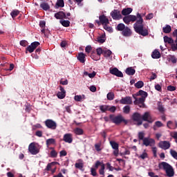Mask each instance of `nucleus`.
I'll return each mask as SVG.
<instances>
[{
	"label": "nucleus",
	"instance_id": "36",
	"mask_svg": "<svg viewBox=\"0 0 177 177\" xmlns=\"http://www.w3.org/2000/svg\"><path fill=\"white\" fill-rule=\"evenodd\" d=\"M19 14H20V11H19L18 10H13L10 12V15L12 19L17 17V16H19Z\"/></svg>",
	"mask_w": 177,
	"mask_h": 177
},
{
	"label": "nucleus",
	"instance_id": "12",
	"mask_svg": "<svg viewBox=\"0 0 177 177\" xmlns=\"http://www.w3.org/2000/svg\"><path fill=\"white\" fill-rule=\"evenodd\" d=\"M143 142L144 146H146L147 147L150 146L151 147L154 146L156 145V140L153 138H145Z\"/></svg>",
	"mask_w": 177,
	"mask_h": 177
},
{
	"label": "nucleus",
	"instance_id": "19",
	"mask_svg": "<svg viewBox=\"0 0 177 177\" xmlns=\"http://www.w3.org/2000/svg\"><path fill=\"white\" fill-rule=\"evenodd\" d=\"M122 35L123 37H131L132 35V30L128 26H126L122 31Z\"/></svg>",
	"mask_w": 177,
	"mask_h": 177
},
{
	"label": "nucleus",
	"instance_id": "32",
	"mask_svg": "<svg viewBox=\"0 0 177 177\" xmlns=\"http://www.w3.org/2000/svg\"><path fill=\"white\" fill-rule=\"evenodd\" d=\"M59 23L63 26V27H70V21L68 20H61Z\"/></svg>",
	"mask_w": 177,
	"mask_h": 177
},
{
	"label": "nucleus",
	"instance_id": "59",
	"mask_svg": "<svg viewBox=\"0 0 177 177\" xmlns=\"http://www.w3.org/2000/svg\"><path fill=\"white\" fill-rule=\"evenodd\" d=\"M91 175H92L93 176H96L97 175V173L96 172V169H95V168H93V167H92V168L91 169Z\"/></svg>",
	"mask_w": 177,
	"mask_h": 177
},
{
	"label": "nucleus",
	"instance_id": "7",
	"mask_svg": "<svg viewBox=\"0 0 177 177\" xmlns=\"http://www.w3.org/2000/svg\"><path fill=\"white\" fill-rule=\"evenodd\" d=\"M141 120H142V121H147V122H149V124L154 122V119H153V117H151V115L149 112H145L141 116Z\"/></svg>",
	"mask_w": 177,
	"mask_h": 177
},
{
	"label": "nucleus",
	"instance_id": "54",
	"mask_svg": "<svg viewBox=\"0 0 177 177\" xmlns=\"http://www.w3.org/2000/svg\"><path fill=\"white\" fill-rule=\"evenodd\" d=\"M91 59H93V60H95V62H97V60H100V57H99V56L97 57L93 53H91Z\"/></svg>",
	"mask_w": 177,
	"mask_h": 177
},
{
	"label": "nucleus",
	"instance_id": "38",
	"mask_svg": "<svg viewBox=\"0 0 177 177\" xmlns=\"http://www.w3.org/2000/svg\"><path fill=\"white\" fill-rule=\"evenodd\" d=\"M123 113L124 114H129L131 113V106L129 105H127L123 107Z\"/></svg>",
	"mask_w": 177,
	"mask_h": 177
},
{
	"label": "nucleus",
	"instance_id": "24",
	"mask_svg": "<svg viewBox=\"0 0 177 177\" xmlns=\"http://www.w3.org/2000/svg\"><path fill=\"white\" fill-rule=\"evenodd\" d=\"M55 8V9H59V8H64V0H57Z\"/></svg>",
	"mask_w": 177,
	"mask_h": 177
},
{
	"label": "nucleus",
	"instance_id": "27",
	"mask_svg": "<svg viewBox=\"0 0 177 177\" xmlns=\"http://www.w3.org/2000/svg\"><path fill=\"white\" fill-rule=\"evenodd\" d=\"M172 31V28L169 25H166L165 27L162 28V32L165 34H169Z\"/></svg>",
	"mask_w": 177,
	"mask_h": 177
},
{
	"label": "nucleus",
	"instance_id": "64",
	"mask_svg": "<svg viewBox=\"0 0 177 177\" xmlns=\"http://www.w3.org/2000/svg\"><path fill=\"white\" fill-rule=\"evenodd\" d=\"M173 37H175L176 39L174 42H177V29L173 32Z\"/></svg>",
	"mask_w": 177,
	"mask_h": 177
},
{
	"label": "nucleus",
	"instance_id": "6",
	"mask_svg": "<svg viewBox=\"0 0 177 177\" xmlns=\"http://www.w3.org/2000/svg\"><path fill=\"white\" fill-rule=\"evenodd\" d=\"M28 151L30 154H32V156H35L39 153V149L37 148L35 142H31L28 146Z\"/></svg>",
	"mask_w": 177,
	"mask_h": 177
},
{
	"label": "nucleus",
	"instance_id": "1",
	"mask_svg": "<svg viewBox=\"0 0 177 177\" xmlns=\"http://www.w3.org/2000/svg\"><path fill=\"white\" fill-rule=\"evenodd\" d=\"M123 21L125 24H129V23H136L133 24V28L137 34L142 35V37H147L149 35V28L145 27V21L142 17V15L138 12L136 15H127L123 17Z\"/></svg>",
	"mask_w": 177,
	"mask_h": 177
},
{
	"label": "nucleus",
	"instance_id": "30",
	"mask_svg": "<svg viewBox=\"0 0 177 177\" xmlns=\"http://www.w3.org/2000/svg\"><path fill=\"white\" fill-rule=\"evenodd\" d=\"M46 146H50V145H56V140L54 138H49L46 141Z\"/></svg>",
	"mask_w": 177,
	"mask_h": 177
},
{
	"label": "nucleus",
	"instance_id": "49",
	"mask_svg": "<svg viewBox=\"0 0 177 177\" xmlns=\"http://www.w3.org/2000/svg\"><path fill=\"white\" fill-rule=\"evenodd\" d=\"M107 24H105L104 25V30H106V31H109V32H113V28L109 26Z\"/></svg>",
	"mask_w": 177,
	"mask_h": 177
},
{
	"label": "nucleus",
	"instance_id": "45",
	"mask_svg": "<svg viewBox=\"0 0 177 177\" xmlns=\"http://www.w3.org/2000/svg\"><path fill=\"white\" fill-rule=\"evenodd\" d=\"M96 52H97V56H99V57H100V56H101L102 55H103L104 50H103V49H102V48L100 47V48H97L96 49Z\"/></svg>",
	"mask_w": 177,
	"mask_h": 177
},
{
	"label": "nucleus",
	"instance_id": "13",
	"mask_svg": "<svg viewBox=\"0 0 177 177\" xmlns=\"http://www.w3.org/2000/svg\"><path fill=\"white\" fill-rule=\"evenodd\" d=\"M158 146L162 150H168L171 147V143H169V141H160L158 143Z\"/></svg>",
	"mask_w": 177,
	"mask_h": 177
},
{
	"label": "nucleus",
	"instance_id": "22",
	"mask_svg": "<svg viewBox=\"0 0 177 177\" xmlns=\"http://www.w3.org/2000/svg\"><path fill=\"white\" fill-rule=\"evenodd\" d=\"M151 57L152 59H160V57H161L160 51H158V50H153L151 54Z\"/></svg>",
	"mask_w": 177,
	"mask_h": 177
},
{
	"label": "nucleus",
	"instance_id": "9",
	"mask_svg": "<svg viewBox=\"0 0 177 177\" xmlns=\"http://www.w3.org/2000/svg\"><path fill=\"white\" fill-rule=\"evenodd\" d=\"M133 121H135L137 123V125H142L143 124V122L142 121V115L140 113L136 112L132 115L131 117Z\"/></svg>",
	"mask_w": 177,
	"mask_h": 177
},
{
	"label": "nucleus",
	"instance_id": "56",
	"mask_svg": "<svg viewBox=\"0 0 177 177\" xmlns=\"http://www.w3.org/2000/svg\"><path fill=\"white\" fill-rule=\"evenodd\" d=\"M147 157H149V155L147 154V153L146 152H143L140 156V158H142V160H145V158H147Z\"/></svg>",
	"mask_w": 177,
	"mask_h": 177
},
{
	"label": "nucleus",
	"instance_id": "23",
	"mask_svg": "<svg viewBox=\"0 0 177 177\" xmlns=\"http://www.w3.org/2000/svg\"><path fill=\"white\" fill-rule=\"evenodd\" d=\"M125 73L127 74V75H135L136 71H135V69L132 67H129L126 69Z\"/></svg>",
	"mask_w": 177,
	"mask_h": 177
},
{
	"label": "nucleus",
	"instance_id": "43",
	"mask_svg": "<svg viewBox=\"0 0 177 177\" xmlns=\"http://www.w3.org/2000/svg\"><path fill=\"white\" fill-rule=\"evenodd\" d=\"M75 133L76 135H83L84 134V130L81 128H76L75 129Z\"/></svg>",
	"mask_w": 177,
	"mask_h": 177
},
{
	"label": "nucleus",
	"instance_id": "52",
	"mask_svg": "<svg viewBox=\"0 0 177 177\" xmlns=\"http://www.w3.org/2000/svg\"><path fill=\"white\" fill-rule=\"evenodd\" d=\"M170 62L175 64L177 62V58L175 57V55H170Z\"/></svg>",
	"mask_w": 177,
	"mask_h": 177
},
{
	"label": "nucleus",
	"instance_id": "26",
	"mask_svg": "<svg viewBox=\"0 0 177 177\" xmlns=\"http://www.w3.org/2000/svg\"><path fill=\"white\" fill-rule=\"evenodd\" d=\"M137 95L138 96H141V97L146 99V97H147V96H149V94L147 93V92L143 91V90H140L138 93H137Z\"/></svg>",
	"mask_w": 177,
	"mask_h": 177
},
{
	"label": "nucleus",
	"instance_id": "63",
	"mask_svg": "<svg viewBox=\"0 0 177 177\" xmlns=\"http://www.w3.org/2000/svg\"><path fill=\"white\" fill-rule=\"evenodd\" d=\"M175 44H171V50L173 52L177 50V42H175Z\"/></svg>",
	"mask_w": 177,
	"mask_h": 177
},
{
	"label": "nucleus",
	"instance_id": "14",
	"mask_svg": "<svg viewBox=\"0 0 177 177\" xmlns=\"http://www.w3.org/2000/svg\"><path fill=\"white\" fill-rule=\"evenodd\" d=\"M77 59L80 63H82V64H85V62H86V55H85L84 53H79L77 55Z\"/></svg>",
	"mask_w": 177,
	"mask_h": 177
},
{
	"label": "nucleus",
	"instance_id": "57",
	"mask_svg": "<svg viewBox=\"0 0 177 177\" xmlns=\"http://www.w3.org/2000/svg\"><path fill=\"white\" fill-rule=\"evenodd\" d=\"M167 91H169L170 92H174V91H176V87L171 85L168 86Z\"/></svg>",
	"mask_w": 177,
	"mask_h": 177
},
{
	"label": "nucleus",
	"instance_id": "44",
	"mask_svg": "<svg viewBox=\"0 0 177 177\" xmlns=\"http://www.w3.org/2000/svg\"><path fill=\"white\" fill-rule=\"evenodd\" d=\"M138 140L140 141V140H145V132L143 131H140L138 133Z\"/></svg>",
	"mask_w": 177,
	"mask_h": 177
},
{
	"label": "nucleus",
	"instance_id": "10",
	"mask_svg": "<svg viewBox=\"0 0 177 177\" xmlns=\"http://www.w3.org/2000/svg\"><path fill=\"white\" fill-rule=\"evenodd\" d=\"M111 16L113 20H120V19H122L121 11L118 10H113L111 11Z\"/></svg>",
	"mask_w": 177,
	"mask_h": 177
},
{
	"label": "nucleus",
	"instance_id": "41",
	"mask_svg": "<svg viewBox=\"0 0 177 177\" xmlns=\"http://www.w3.org/2000/svg\"><path fill=\"white\" fill-rule=\"evenodd\" d=\"M112 52L110 50H104L103 55L104 57H110L112 55Z\"/></svg>",
	"mask_w": 177,
	"mask_h": 177
},
{
	"label": "nucleus",
	"instance_id": "34",
	"mask_svg": "<svg viewBox=\"0 0 177 177\" xmlns=\"http://www.w3.org/2000/svg\"><path fill=\"white\" fill-rule=\"evenodd\" d=\"M97 42H99L100 44H104V42H106L105 36L102 35L100 37H97Z\"/></svg>",
	"mask_w": 177,
	"mask_h": 177
},
{
	"label": "nucleus",
	"instance_id": "25",
	"mask_svg": "<svg viewBox=\"0 0 177 177\" xmlns=\"http://www.w3.org/2000/svg\"><path fill=\"white\" fill-rule=\"evenodd\" d=\"M163 39H164V42L165 44H171V45H174V43L175 42L174 41V39H172V37H169L168 36H165Z\"/></svg>",
	"mask_w": 177,
	"mask_h": 177
},
{
	"label": "nucleus",
	"instance_id": "29",
	"mask_svg": "<svg viewBox=\"0 0 177 177\" xmlns=\"http://www.w3.org/2000/svg\"><path fill=\"white\" fill-rule=\"evenodd\" d=\"M40 8H41V9H43V10H49V9H50V6H49V4L48 3H41Z\"/></svg>",
	"mask_w": 177,
	"mask_h": 177
},
{
	"label": "nucleus",
	"instance_id": "39",
	"mask_svg": "<svg viewBox=\"0 0 177 177\" xmlns=\"http://www.w3.org/2000/svg\"><path fill=\"white\" fill-rule=\"evenodd\" d=\"M156 127H157V128H161V127H164V124L160 121H156L155 122V125L153 126L154 131H156L157 129Z\"/></svg>",
	"mask_w": 177,
	"mask_h": 177
},
{
	"label": "nucleus",
	"instance_id": "31",
	"mask_svg": "<svg viewBox=\"0 0 177 177\" xmlns=\"http://www.w3.org/2000/svg\"><path fill=\"white\" fill-rule=\"evenodd\" d=\"M134 86H136L137 89H140V88H143V86H145V83L143 81H138L134 84Z\"/></svg>",
	"mask_w": 177,
	"mask_h": 177
},
{
	"label": "nucleus",
	"instance_id": "21",
	"mask_svg": "<svg viewBox=\"0 0 177 177\" xmlns=\"http://www.w3.org/2000/svg\"><path fill=\"white\" fill-rule=\"evenodd\" d=\"M132 10H133V9L131 8H124L122 10V16H129V15H131V13H132Z\"/></svg>",
	"mask_w": 177,
	"mask_h": 177
},
{
	"label": "nucleus",
	"instance_id": "33",
	"mask_svg": "<svg viewBox=\"0 0 177 177\" xmlns=\"http://www.w3.org/2000/svg\"><path fill=\"white\" fill-rule=\"evenodd\" d=\"M167 128H169V129H176V127H175V124H174V122L171 120L167 122Z\"/></svg>",
	"mask_w": 177,
	"mask_h": 177
},
{
	"label": "nucleus",
	"instance_id": "48",
	"mask_svg": "<svg viewBox=\"0 0 177 177\" xmlns=\"http://www.w3.org/2000/svg\"><path fill=\"white\" fill-rule=\"evenodd\" d=\"M50 156L52 158H56L57 157V152L55 149H53L50 153Z\"/></svg>",
	"mask_w": 177,
	"mask_h": 177
},
{
	"label": "nucleus",
	"instance_id": "60",
	"mask_svg": "<svg viewBox=\"0 0 177 177\" xmlns=\"http://www.w3.org/2000/svg\"><path fill=\"white\" fill-rule=\"evenodd\" d=\"M28 44V42L26 40H21V41H20V45H21V46H24V47H26V46H27Z\"/></svg>",
	"mask_w": 177,
	"mask_h": 177
},
{
	"label": "nucleus",
	"instance_id": "62",
	"mask_svg": "<svg viewBox=\"0 0 177 177\" xmlns=\"http://www.w3.org/2000/svg\"><path fill=\"white\" fill-rule=\"evenodd\" d=\"M101 145L100 144H95V149L97 151H102V149L100 148Z\"/></svg>",
	"mask_w": 177,
	"mask_h": 177
},
{
	"label": "nucleus",
	"instance_id": "28",
	"mask_svg": "<svg viewBox=\"0 0 177 177\" xmlns=\"http://www.w3.org/2000/svg\"><path fill=\"white\" fill-rule=\"evenodd\" d=\"M146 100V98L140 97L138 100H136L134 101V104H142V106H145V101Z\"/></svg>",
	"mask_w": 177,
	"mask_h": 177
},
{
	"label": "nucleus",
	"instance_id": "37",
	"mask_svg": "<svg viewBox=\"0 0 177 177\" xmlns=\"http://www.w3.org/2000/svg\"><path fill=\"white\" fill-rule=\"evenodd\" d=\"M100 110L102 113H106V111H109V105H101L100 106Z\"/></svg>",
	"mask_w": 177,
	"mask_h": 177
},
{
	"label": "nucleus",
	"instance_id": "61",
	"mask_svg": "<svg viewBox=\"0 0 177 177\" xmlns=\"http://www.w3.org/2000/svg\"><path fill=\"white\" fill-rule=\"evenodd\" d=\"M155 89L158 91V92H161V91H162V87H161V85L160 84H156L155 85Z\"/></svg>",
	"mask_w": 177,
	"mask_h": 177
},
{
	"label": "nucleus",
	"instance_id": "40",
	"mask_svg": "<svg viewBox=\"0 0 177 177\" xmlns=\"http://www.w3.org/2000/svg\"><path fill=\"white\" fill-rule=\"evenodd\" d=\"M127 26H125V24H119L116 26V30L118 31H122Z\"/></svg>",
	"mask_w": 177,
	"mask_h": 177
},
{
	"label": "nucleus",
	"instance_id": "18",
	"mask_svg": "<svg viewBox=\"0 0 177 177\" xmlns=\"http://www.w3.org/2000/svg\"><path fill=\"white\" fill-rule=\"evenodd\" d=\"M60 91H59L57 94L58 99H64L66 97V90L63 86H59Z\"/></svg>",
	"mask_w": 177,
	"mask_h": 177
},
{
	"label": "nucleus",
	"instance_id": "16",
	"mask_svg": "<svg viewBox=\"0 0 177 177\" xmlns=\"http://www.w3.org/2000/svg\"><path fill=\"white\" fill-rule=\"evenodd\" d=\"M55 17L57 20H63V19H68L67 16L66 15V13L63 11H59L55 14Z\"/></svg>",
	"mask_w": 177,
	"mask_h": 177
},
{
	"label": "nucleus",
	"instance_id": "5",
	"mask_svg": "<svg viewBox=\"0 0 177 177\" xmlns=\"http://www.w3.org/2000/svg\"><path fill=\"white\" fill-rule=\"evenodd\" d=\"M110 145L112 147V149H113V156H115V157H118V154L120 153V145H118V143L115 142V141H110Z\"/></svg>",
	"mask_w": 177,
	"mask_h": 177
},
{
	"label": "nucleus",
	"instance_id": "15",
	"mask_svg": "<svg viewBox=\"0 0 177 177\" xmlns=\"http://www.w3.org/2000/svg\"><path fill=\"white\" fill-rule=\"evenodd\" d=\"M119 102L120 104H132V97L126 96L122 97Z\"/></svg>",
	"mask_w": 177,
	"mask_h": 177
},
{
	"label": "nucleus",
	"instance_id": "47",
	"mask_svg": "<svg viewBox=\"0 0 177 177\" xmlns=\"http://www.w3.org/2000/svg\"><path fill=\"white\" fill-rule=\"evenodd\" d=\"M26 53H27V52H29V53H32V52H34L35 49L32 46H31V44H30L26 48Z\"/></svg>",
	"mask_w": 177,
	"mask_h": 177
},
{
	"label": "nucleus",
	"instance_id": "3",
	"mask_svg": "<svg viewBox=\"0 0 177 177\" xmlns=\"http://www.w3.org/2000/svg\"><path fill=\"white\" fill-rule=\"evenodd\" d=\"M109 119L113 124H115V125H120L122 122H124L125 125L128 124V120H125L122 115H118L115 116V115L111 114L109 115Z\"/></svg>",
	"mask_w": 177,
	"mask_h": 177
},
{
	"label": "nucleus",
	"instance_id": "20",
	"mask_svg": "<svg viewBox=\"0 0 177 177\" xmlns=\"http://www.w3.org/2000/svg\"><path fill=\"white\" fill-rule=\"evenodd\" d=\"M100 21L102 26H104V24H109L110 22L109 21V18L106 17L104 15H102L99 17Z\"/></svg>",
	"mask_w": 177,
	"mask_h": 177
},
{
	"label": "nucleus",
	"instance_id": "11",
	"mask_svg": "<svg viewBox=\"0 0 177 177\" xmlns=\"http://www.w3.org/2000/svg\"><path fill=\"white\" fill-rule=\"evenodd\" d=\"M110 74L112 75H115V77H119L120 78H122L124 77V74L117 68H110L109 69Z\"/></svg>",
	"mask_w": 177,
	"mask_h": 177
},
{
	"label": "nucleus",
	"instance_id": "51",
	"mask_svg": "<svg viewBox=\"0 0 177 177\" xmlns=\"http://www.w3.org/2000/svg\"><path fill=\"white\" fill-rule=\"evenodd\" d=\"M30 45H31L32 48L37 49V48H38V46H39L40 44L39 41H34V42L31 43Z\"/></svg>",
	"mask_w": 177,
	"mask_h": 177
},
{
	"label": "nucleus",
	"instance_id": "8",
	"mask_svg": "<svg viewBox=\"0 0 177 177\" xmlns=\"http://www.w3.org/2000/svg\"><path fill=\"white\" fill-rule=\"evenodd\" d=\"M94 167L95 169H97L99 167H101V168L99 170L100 175H104V169H106V166L104 165V163L100 162L99 160H97L95 162Z\"/></svg>",
	"mask_w": 177,
	"mask_h": 177
},
{
	"label": "nucleus",
	"instance_id": "50",
	"mask_svg": "<svg viewBox=\"0 0 177 177\" xmlns=\"http://www.w3.org/2000/svg\"><path fill=\"white\" fill-rule=\"evenodd\" d=\"M75 167L77 169H82V168H84V164L80 163V162H77V163L75 164Z\"/></svg>",
	"mask_w": 177,
	"mask_h": 177
},
{
	"label": "nucleus",
	"instance_id": "46",
	"mask_svg": "<svg viewBox=\"0 0 177 177\" xmlns=\"http://www.w3.org/2000/svg\"><path fill=\"white\" fill-rule=\"evenodd\" d=\"M170 154H171V157L175 158V160H177V152H176V151L173 150V149H170Z\"/></svg>",
	"mask_w": 177,
	"mask_h": 177
},
{
	"label": "nucleus",
	"instance_id": "4",
	"mask_svg": "<svg viewBox=\"0 0 177 177\" xmlns=\"http://www.w3.org/2000/svg\"><path fill=\"white\" fill-rule=\"evenodd\" d=\"M44 124L48 129H53L55 130L56 128H57V124H56V122L53 121V120L48 119L44 122Z\"/></svg>",
	"mask_w": 177,
	"mask_h": 177
},
{
	"label": "nucleus",
	"instance_id": "35",
	"mask_svg": "<svg viewBox=\"0 0 177 177\" xmlns=\"http://www.w3.org/2000/svg\"><path fill=\"white\" fill-rule=\"evenodd\" d=\"M114 97H115V95L114 94V93L113 92H109L107 95H106V99L108 100H114Z\"/></svg>",
	"mask_w": 177,
	"mask_h": 177
},
{
	"label": "nucleus",
	"instance_id": "42",
	"mask_svg": "<svg viewBox=\"0 0 177 177\" xmlns=\"http://www.w3.org/2000/svg\"><path fill=\"white\" fill-rule=\"evenodd\" d=\"M55 164H57V163L55 162L48 163L46 167V171H50V169H52V168L55 167Z\"/></svg>",
	"mask_w": 177,
	"mask_h": 177
},
{
	"label": "nucleus",
	"instance_id": "58",
	"mask_svg": "<svg viewBox=\"0 0 177 177\" xmlns=\"http://www.w3.org/2000/svg\"><path fill=\"white\" fill-rule=\"evenodd\" d=\"M157 78V74L155 73H152L151 75L149 77V81H153V80H156Z\"/></svg>",
	"mask_w": 177,
	"mask_h": 177
},
{
	"label": "nucleus",
	"instance_id": "17",
	"mask_svg": "<svg viewBox=\"0 0 177 177\" xmlns=\"http://www.w3.org/2000/svg\"><path fill=\"white\" fill-rule=\"evenodd\" d=\"M63 140L66 143H73V134L66 133L64 135Z\"/></svg>",
	"mask_w": 177,
	"mask_h": 177
},
{
	"label": "nucleus",
	"instance_id": "55",
	"mask_svg": "<svg viewBox=\"0 0 177 177\" xmlns=\"http://www.w3.org/2000/svg\"><path fill=\"white\" fill-rule=\"evenodd\" d=\"M91 50H92V46L88 45V46H86V48H85L86 53H91Z\"/></svg>",
	"mask_w": 177,
	"mask_h": 177
},
{
	"label": "nucleus",
	"instance_id": "53",
	"mask_svg": "<svg viewBox=\"0 0 177 177\" xmlns=\"http://www.w3.org/2000/svg\"><path fill=\"white\" fill-rule=\"evenodd\" d=\"M116 110H117V107L114 106H112L110 107V106H109L108 111H111V113H115Z\"/></svg>",
	"mask_w": 177,
	"mask_h": 177
},
{
	"label": "nucleus",
	"instance_id": "2",
	"mask_svg": "<svg viewBox=\"0 0 177 177\" xmlns=\"http://www.w3.org/2000/svg\"><path fill=\"white\" fill-rule=\"evenodd\" d=\"M158 167L160 169H164L167 174V176L169 177H171L175 175V172H174V168H172V166L166 162H162L159 163Z\"/></svg>",
	"mask_w": 177,
	"mask_h": 177
}]
</instances>
